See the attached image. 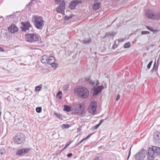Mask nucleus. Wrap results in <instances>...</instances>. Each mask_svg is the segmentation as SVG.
Instances as JSON below:
<instances>
[{"label": "nucleus", "instance_id": "nucleus-44", "mask_svg": "<svg viewBox=\"0 0 160 160\" xmlns=\"http://www.w3.org/2000/svg\"><path fill=\"white\" fill-rule=\"evenodd\" d=\"M72 153H69L67 155V157L68 158L71 157V156H72Z\"/></svg>", "mask_w": 160, "mask_h": 160}, {"label": "nucleus", "instance_id": "nucleus-13", "mask_svg": "<svg viewBox=\"0 0 160 160\" xmlns=\"http://www.w3.org/2000/svg\"><path fill=\"white\" fill-rule=\"evenodd\" d=\"M30 149L28 148L19 149L17 151L16 154L18 156L23 155L28 152Z\"/></svg>", "mask_w": 160, "mask_h": 160}, {"label": "nucleus", "instance_id": "nucleus-52", "mask_svg": "<svg viewBox=\"0 0 160 160\" xmlns=\"http://www.w3.org/2000/svg\"><path fill=\"white\" fill-rule=\"evenodd\" d=\"M62 93L61 92H58L57 94V96L59 95L60 94V93Z\"/></svg>", "mask_w": 160, "mask_h": 160}, {"label": "nucleus", "instance_id": "nucleus-15", "mask_svg": "<svg viewBox=\"0 0 160 160\" xmlns=\"http://www.w3.org/2000/svg\"><path fill=\"white\" fill-rule=\"evenodd\" d=\"M8 30L10 32L14 33L18 31V28L14 24H12L8 28Z\"/></svg>", "mask_w": 160, "mask_h": 160}, {"label": "nucleus", "instance_id": "nucleus-27", "mask_svg": "<svg viewBox=\"0 0 160 160\" xmlns=\"http://www.w3.org/2000/svg\"><path fill=\"white\" fill-rule=\"evenodd\" d=\"M42 85L40 84V85L36 87L35 88V91L37 92L41 91L42 88Z\"/></svg>", "mask_w": 160, "mask_h": 160}, {"label": "nucleus", "instance_id": "nucleus-51", "mask_svg": "<svg viewBox=\"0 0 160 160\" xmlns=\"http://www.w3.org/2000/svg\"><path fill=\"white\" fill-rule=\"evenodd\" d=\"M148 29L151 31H152L153 30V28L151 27H149Z\"/></svg>", "mask_w": 160, "mask_h": 160}, {"label": "nucleus", "instance_id": "nucleus-6", "mask_svg": "<svg viewBox=\"0 0 160 160\" xmlns=\"http://www.w3.org/2000/svg\"><path fill=\"white\" fill-rule=\"evenodd\" d=\"M146 151L142 148L141 151L135 156L136 160H143L146 155Z\"/></svg>", "mask_w": 160, "mask_h": 160}, {"label": "nucleus", "instance_id": "nucleus-53", "mask_svg": "<svg viewBox=\"0 0 160 160\" xmlns=\"http://www.w3.org/2000/svg\"><path fill=\"white\" fill-rule=\"evenodd\" d=\"M81 129L80 128H78V129H77V132H80V130H81Z\"/></svg>", "mask_w": 160, "mask_h": 160}, {"label": "nucleus", "instance_id": "nucleus-3", "mask_svg": "<svg viewBox=\"0 0 160 160\" xmlns=\"http://www.w3.org/2000/svg\"><path fill=\"white\" fill-rule=\"evenodd\" d=\"M35 27L37 29H42L44 26V21L42 17L36 15L32 17Z\"/></svg>", "mask_w": 160, "mask_h": 160}, {"label": "nucleus", "instance_id": "nucleus-4", "mask_svg": "<svg viewBox=\"0 0 160 160\" xmlns=\"http://www.w3.org/2000/svg\"><path fill=\"white\" fill-rule=\"evenodd\" d=\"M25 39L26 40L30 42H34L39 40V36L37 34L28 33L25 34Z\"/></svg>", "mask_w": 160, "mask_h": 160}, {"label": "nucleus", "instance_id": "nucleus-43", "mask_svg": "<svg viewBox=\"0 0 160 160\" xmlns=\"http://www.w3.org/2000/svg\"><path fill=\"white\" fill-rule=\"evenodd\" d=\"M120 96L118 94L117 95V96L116 99V100L117 101H118L119 99L120 98Z\"/></svg>", "mask_w": 160, "mask_h": 160}, {"label": "nucleus", "instance_id": "nucleus-9", "mask_svg": "<svg viewBox=\"0 0 160 160\" xmlns=\"http://www.w3.org/2000/svg\"><path fill=\"white\" fill-rule=\"evenodd\" d=\"M75 113L79 115H82L84 110L81 104H76L75 106Z\"/></svg>", "mask_w": 160, "mask_h": 160}, {"label": "nucleus", "instance_id": "nucleus-5", "mask_svg": "<svg viewBox=\"0 0 160 160\" xmlns=\"http://www.w3.org/2000/svg\"><path fill=\"white\" fill-rule=\"evenodd\" d=\"M25 140L24 134L22 133H18L15 137L14 141L16 144H21L23 143Z\"/></svg>", "mask_w": 160, "mask_h": 160}, {"label": "nucleus", "instance_id": "nucleus-25", "mask_svg": "<svg viewBox=\"0 0 160 160\" xmlns=\"http://www.w3.org/2000/svg\"><path fill=\"white\" fill-rule=\"evenodd\" d=\"M6 153V150L5 149L2 148L0 149V153L1 155H5Z\"/></svg>", "mask_w": 160, "mask_h": 160}, {"label": "nucleus", "instance_id": "nucleus-16", "mask_svg": "<svg viewBox=\"0 0 160 160\" xmlns=\"http://www.w3.org/2000/svg\"><path fill=\"white\" fill-rule=\"evenodd\" d=\"M85 81L86 83H89L90 85L91 86H92L93 87L94 86L95 83V81L91 79V78L90 77H88L85 78Z\"/></svg>", "mask_w": 160, "mask_h": 160}, {"label": "nucleus", "instance_id": "nucleus-30", "mask_svg": "<svg viewBox=\"0 0 160 160\" xmlns=\"http://www.w3.org/2000/svg\"><path fill=\"white\" fill-rule=\"evenodd\" d=\"M154 19L158 20L160 19V12H158L156 14H155Z\"/></svg>", "mask_w": 160, "mask_h": 160}, {"label": "nucleus", "instance_id": "nucleus-19", "mask_svg": "<svg viewBox=\"0 0 160 160\" xmlns=\"http://www.w3.org/2000/svg\"><path fill=\"white\" fill-rule=\"evenodd\" d=\"M48 59V57L47 56L43 55L42 57L41 61L43 63H47Z\"/></svg>", "mask_w": 160, "mask_h": 160}, {"label": "nucleus", "instance_id": "nucleus-45", "mask_svg": "<svg viewBox=\"0 0 160 160\" xmlns=\"http://www.w3.org/2000/svg\"><path fill=\"white\" fill-rule=\"evenodd\" d=\"M100 125L98 124H97V125H96L93 128H94V129H97L98 128H99V127Z\"/></svg>", "mask_w": 160, "mask_h": 160}, {"label": "nucleus", "instance_id": "nucleus-24", "mask_svg": "<svg viewBox=\"0 0 160 160\" xmlns=\"http://www.w3.org/2000/svg\"><path fill=\"white\" fill-rule=\"evenodd\" d=\"M61 127L62 129L64 130L65 128H69L70 126L69 124H63L61 125Z\"/></svg>", "mask_w": 160, "mask_h": 160}, {"label": "nucleus", "instance_id": "nucleus-17", "mask_svg": "<svg viewBox=\"0 0 160 160\" xmlns=\"http://www.w3.org/2000/svg\"><path fill=\"white\" fill-rule=\"evenodd\" d=\"M94 3L93 5V9L94 10H97L101 7V3L98 2V0H95Z\"/></svg>", "mask_w": 160, "mask_h": 160}, {"label": "nucleus", "instance_id": "nucleus-23", "mask_svg": "<svg viewBox=\"0 0 160 160\" xmlns=\"http://www.w3.org/2000/svg\"><path fill=\"white\" fill-rule=\"evenodd\" d=\"M159 58L157 60V63L156 65V62H155L154 64V66L153 68V69H155V70H157L158 68V62L159 61Z\"/></svg>", "mask_w": 160, "mask_h": 160}, {"label": "nucleus", "instance_id": "nucleus-2", "mask_svg": "<svg viewBox=\"0 0 160 160\" xmlns=\"http://www.w3.org/2000/svg\"><path fill=\"white\" fill-rule=\"evenodd\" d=\"M74 93L75 94L82 98H86L89 95V92L86 88L82 86H78L75 89Z\"/></svg>", "mask_w": 160, "mask_h": 160}, {"label": "nucleus", "instance_id": "nucleus-55", "mask_svg": "<svg viewBox=\"0 0 160 160\" xmlns=\"http://www.w3.org/2000/svg\"><path fill=\"white\" fill-rule=\"evenodd\" d=\"M100 121H101V122H102V123L104 121V120L101 119Z\"/></svg>", "mask_w": 160, "mask_h": 160}, {"label": "nucleus", "instance_id": "nucleus-41", "mask_svg": "<svg viewBox=\"0 0 160 160\" xmlns=\"http://www.w3.org/2000/svg\"><path fill=\"white\" fill-rule=\"evenodd\" d=\"M61 0H54L55 2L57 4H59L61 2Z\"/></svg>", "mask_w": 160, "mask_h": 160}, {"label": "nucleus", "instance_id": "nucleus-32", "mask_svg": "<svg viewBox=\"0 0 160 160\" xmlns=\"http://www.w3.org/2000/svg\"><path fill=\"white\" fill-rule=\"evenodd\" d=\"M130 43L129 42H128L124 44V47L125 48H128L130 47Z\"/></svg>", "mask_w": 160, "mask_h": 160}, {"label": "nucleus", "instance_id": "nucleus-8", "mask_svg": "<svg viewBox=\"0 0 160 160\" xmlns=\"http://www.w3.org/2000/svg\"><path fill=\"white\" fill-rule=\"evenodd\" d=\"M21 24L23 26L22 27H21L22 31L26 32L27 30H29L32 28V27L29 22H22L21 23Z\"/></svg>", "mask_w": 160, "mask_h": 160}, {"label": "nucleus", "instance_id": "nucleus-39", "mask_svg": "<svg viewBox=\"0 0 160 160\" xmlns=\"http://www.w3.org/2000/svg\"><path fill=\"white\" fill-rule=\"evenodd\" d=\"M71 142H69L67 144L65 145V146L64 147V148H63V149H64L67 148L71 144Z\"/></svg>", "mask_w": 160, "mask_h": 160}, {"label": "nucleus", "instance_id": "nucleus-56", "mask_svg": "<svg viewBox=\"0 0 160 160\" xmlns=\"http://www.w3.org/2000/svg\"><path fill=\"white\" fill-rule=\"evenodd\" d=\"M62 97V96H61L59 98H60L61 99V98Z\"/></svg>", "mask_w": 160, "mask_h": 160}, {"label": "nucleus", "instance_id": "nucleus-40", "mask_svg": "<svg viewBox=\"0 0 160 160\" xmlns=\"http://www.w3.org/2000/svg\"><path fill=\"white\" fill-rule=\"evenodd\" d=\"M95 82H96V84L95 85H94V86H93V88L96 87L99 84V81L98 80H97L96 81H95Z\"/></svg>", "mask_w": 160, "mask_h": 160}, {"label": "nucleus", "instance_id": "nucleus-36", "mask_svg": "<svg viewBox=\"0 0 160 160\" xmlns=\"http://www.w3.org/2000/svg\"><path fill=\"white\" fill-rule=\"evenodd\" d=\"M152 62L153 61H151L149 62V63L148 64L147 66V68H148L149 69L150 68L151 66L152 63Z\"/></svg>", "mask_w": 160, "mask_h": 160}, {"label": "nucleus", "instance_id": "nucleus-18", "mask_svg": "<svg viewBox=\"0 0 160 160\" xmlns=\"http://www.w3.org/2000/svg\"><path fill=\"white\" fill-rule=\"evenodd\" d=\"M92 41V39L90 37L85 38L84 39L82 40V42L84 44H89Z\"/></svg>", "mask_w": 160, "mask_h": 160}, {"label": "nucleus", "instance_id": "nucleus-12", "mask_svg": "<svg viewBox=\"0 0 160 160\" xmlns=\"http://www.w3.org/2000/svg\"><path fill=\"white\" fill-rule=\"evenodd\" d=\"M153 137L156 144L160 145V132L158 131L155 132L153 134Z\"/></svg>", "mask_w": 160, "mask_h": 160}, {"label": "nucleus", "instance_id": "nucleus-20", "mask_svg": "<svg viewBox=\"0 0 160 160\" xmlns=\"http://www.w3.org/2000/svg\"><path fill=\"white\" fill-rule=\"evenodd\" d=\"M55 59L52 56H49L48 57L47 63L51 65L52 63L55 62Z\"/></svg>", "mask_w": 160, "mask_h": 160}, {"label": "nucleus", "instance_id": "nucleus-49", "mask_svg": "<svg viewBox=\"0 0 160 160\" xmlns=\"http://www.w3.org/2000/svg\"><path fill=\"white\" fill-rule=\"evenodd\" d=\"M32 2H33V1H32L31 0V1L28 3V5L29 6H31L32 3Z\"/></svg>", "mask_w": 160, "mask_h": 160}, {"label": "nucleus", "instance_id": "nucleus-22", "mask_svg": "<svg viewBox=\"0 0 160 160\" xmlns=\"http://www.w3.org/2000/svg\"><path fill=\"white\" fill-rule=\"evenodd\" d=\"M107 36H108L109 37H113L114 36L113 33L112 32H108L106 33L105 34V35L102 37V38H105Z\"/></svg>", "mask_w": 160, "mask_h": 160}, {"label": "nucleus", "instance_id": "nucleus-1", "mask_svg": "<svg viewBox=\"0 0 160 160\" xmlns=\"http://www.w3.org/2000/svg\"><path fill=\"white\" fill-rule=\"evenodd\" d=\"M148 151V160H153L157 155L160 158V147L153 146L152 148H149Z\"/></svg>", "mask_w": 160, "mask_h": 160}, {"label": "nucleus", "instance_id": "nucleus-34", "mask_svg": "<svg viewBox=\"0 0 160 160\" xmlns=\"http://www.w3.org/2000/svg\"><path fill=\"white\" fill-rule=\"evenodd\" d=\"M51 65L52 67L56 68L58 65V64L57 63L54 62L53 63H52V64H51Z\"/></svg>", "mask_w": 160, "mask_h": 160}, {"label": "nucleus", "instance_id": "nucleus-48", "mask_svg": "<svg viewBox=\"0 0 160 160\" xmlns=\"http://www.w3.org/2000/svg\"><path fill=\"white\" fill-rule=\"evenodd\" d=\"M16 89L17 90V91H19L20 92H22V91L21 90V88H16Z\"/></svg>", "mask_w": 160, "mask_h": 160}, {"label": "nucleus", "instance_id": "nucleus-54", "mask_svg": "<svg viewBox=\"0 0 160 160\" xmlns=\"http://www.w3.org/2000/svg\"><path fill=\"white\" fill-rule=\"evenodd\" d=\"M102 123V122H101V121H100L98 124L100 126Z\"/></svg>", "mask_w": 160, "mask_h": 160}, {"label": "nucleus", "instance_id": "nucleus-14", "mask_svg": "<svg viewBox=\"0 0 160 160\" xmlns=\"http://www.w3.org/2000/svg\"><path fill=\"white\" fill-rule=\"evenodd\" d=\"M104 87L102 86H99L97 87L93 88V92L94 95H97L104 89Z\"/></svg>", "mask_w": 160, "mask_h": 160}, {"label": "nucleus", "instance_id": "nucleus-26", "mask_svg": "<svg viewBox=\"0 0 160 160\" xmlns=\"http://www.w3.org/2000/svg\"><path fill=\"white\" fill-rule=\"evenodd\" d=\"M71 109L70 107L68 105H65L64 107V110L68 112H69Z\"/></svg>", "mask_w": 160, "mask_h": 160}, {"label": "nucleus", "instance_id": "nucleus-28", "mask_svg": "<svg viewBox=\"0 0 160 160\" xmlns=\"http://www.w3.org/2000/svg\"><path fill=\"white\" fill-rule=\"evenodd\" d=\"M92 134H90L88 135L87 136L86 138H84L82 139L81 141H80L78 144H80L82 143L83 142L84 140L87 139H88L91 135Z\"/></svg>", "mask_w": 160, "mask_h": 160}, {"label": "nucleus", "instance_id": "nucleus-31", "mask_svg": "<svg viewBox=\"0 0 160 160\" xmlns=\"http://www.w3.org/2000/svg\"><path fill=\"white\" fill-rule=\"evenodd\" d=\"M54 115H55L58 118H59L61 119H62V116H61L60 114H58L56 113V112H54Z\"/></svg>", "mask_w": 160, "mask_h": 160}, {"label": "nucleus", "instance_id": "nucleus-29", "mask_svg": "<svg viewBox=\"0 0 160 160\" xmlns=\"http://www.w3.org/2000/svg\"><path fill=\"white\" fill-rule=\"evenodd\" d=\"M69 88V85L68 84L64 85L62 87V89L63 91H67Z\"/></svg>", "mask_w": 160, "mask_h": 160}, {"label": "nucleus", "instance_id": "nucleus-37", "mask_svg": "<svg viewBox=\"0 0 160 160\" xmlns=\"http://www.w3.org/2000/svg\"><path fill=\"white\" fill-rule=\"evenodd\" d=\"M9 18H15L16 17V15L15 14H11L9 16H8Z\"/></svg>", "mask_w": 160, "mask_h": 160}, {"label": "nucleus", "instance_id": "nucleus-46", "mask_svg": "<svg viewBox=\"0 0 160 160\" xmlns=\"http://www.w3.org/2000/svg\"><path fill=\"white\" fill-rule=\"evenodd\" d=\"M124 39H122V38H120V39H118V42H123V41H124Z\"/></svg>", "mask_w": 160, "mask_h": 160}, {"label": "nucleus", "instance_id": "nucleus-42", "mask_svg": "<svg viewBox=\"0 0 160 160\" xmlns=\"http://www.w3.org/2000/svg\"><path fill=\"white\" fill-rule=\"evenodd\" d=\"M72 18V17L71 16H66L65 17V20H68Z\"/></svg>", "mask_w": 160, "mask_h": 160}, {"label": "nucleus", "instance_id": "nucleus-35", "mask_svg": "<svg viewBox=\"0 0 160 160\" xmlns=\"http://www.w3.org/2000/svg\"><path fill=\"white\" fill-rule=\"evenodd\" d=\"M94 160H103L102 157L100 156H96L94 159Z\"/></svg>", "mask_w": 160, "mask_h": 160}, {"label": "nucleus", "instance_id": "nucleus-50", "mask_svg": "<svg viewBox=\"0 0 160 160\" xmlns=\"http://www.w3.org/2000/svg\"><path fill=\"white\" fill-rule=\"evenodd\" d=\"M130 154H131V151H129V154H128V158H127V159H128L130 155Z\"/></svg>", "mask_w": 160, "mask_h": 160}, {"label": "nucleus", "instance_id": "nucleus-10", "mask_svg": "<svg viewBox=\"0 0 160 160\" xmlns=\"http://www.w3.org/2000/svg\"><path fill=\"white\" fill-rule=\"evenodd\" d=\"M66 3L64 1H62L61 3L56 8V10L58 12L62 14H64V10L65 9Z\"/></svg>", "mask_w": 160, "mask_h": 160}, {"label": "nucleus", "instance_id": "nucleus-21", "mask_svg": "<svg viewBox=\"0 0 160 160\" xmlns=\"http://www.w3.org/2000/svg\"><path fill=\"white\" fill-rule=\"evenodd\" d=\"M147 16L150 18L154 19L155 14L149 12H147L146 13Z\"/></svg>", "mask_w": 160, "mask_h": 160}, {"label": "nucleus", "instance_id": "nucleus-11", "mask_svg": "<svg viewBox=\"0 0 160 160\" xmlns=\"http://www.w3.org/2000/svg\"><path fill=\"white\" fill-rule=\"evenodd\" d=\"M82 3V1L81 0H73L69 4V7L71 9H73L78 4Z\"/></svg>", "mask_w": 160, "mask_h": 160}, {"label": "nucleus", "instance_id": "nucleus-33", "mask_svg": "<svg viewBox=\"0 0 160 160\" xmlns=\"http://www.w3.org/2000/svg\"><path fill=\"white\" fill-rule=\"evenodd\" d=\"M36 110L38 113H40L41 112L42 108L40 107H37L36 108Z\"/></svg>", "mask_w": 160, "mask_h": 160}, {"label": "nucleus", "instance_id": "nucleus-7", "mask_svg": "<svg viewBox=\"0 0 160 160\" xmlns=\"http://www.w3.org/2000/svg\"><path fill=\"white\" fill-rule=\"evenodd\" d=\"M97 102L94 101H92L90 103L88 110V112L94 114L96 110Z\"/></svg>", "mask_w": 160, "mask_h": 160}, {"label": "nucleus", "instance_id": "nucleus-47", "mask_svg": "<svg viewBox=\"0 0 160 160\" xmlns=\"http://www.w3.org/2000/svg\"><path fill=\"white\" fill-rule=\"evenodd\" d=\"M117 47V46L116 45H113L112 48H113V49H115V48H116Z\"/></svg>", "mask_w": 160, "mask_h": 160}, {"label": "nucleus", "instance_id": "nucleus-38", "mask_svg": "<svg viewBox=\"0 0 160 160\" xmlns=\"http://www.w3.org/2000/svg\"><path fill=\"white\" fill-rule=\"evenodd\" d=\"M149 33V32L147 31H142L141 32V34H146Z\"/></svg>", "mask_w": 160, "mask_h": 160}]
</instances>
